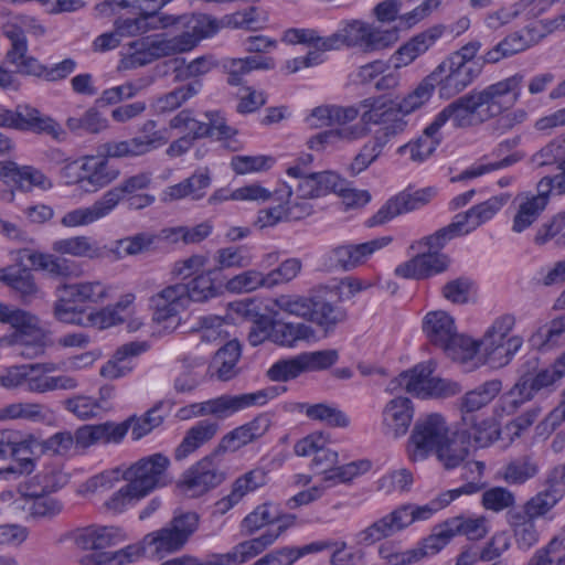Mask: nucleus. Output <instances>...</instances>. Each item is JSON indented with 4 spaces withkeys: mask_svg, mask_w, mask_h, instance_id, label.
I'll return each mask as SVG.
<instances>
[{
    "mask_svg": "<svg viewBox=\"0 0 565 565\" xmlns=\"http://www.w3.org/2000/svg\"><path fill=\"white\" fill-rule=\"evenodd\" d=\"M507 519L519 548L529 550L537 543L540 534L534 519L519 510L508 511Z\"/></svg>",
    "mask_w": 565,
    "mask_h": 565,
    "instance_id": "36",
    "label": "nucleus"
},
{
    "mask_svg": "<svg viewBox=\"0 0 565 565\" xmlns=\"http://www.w3.org/2000/svg\"><path fill=\"white\" fill-rule=\"evenodd\" d=\"M523 79L524 76L518 73L481 90L471 92L484 122L500 116L519 100Z\"/></svg>",
    "mask_w": 565,
    "mask_h": 565,
    "instance_id": "5",
    "label": "nucleus"
},
{
    "mask_svg": "<svg viewBox=\"0 0 565 565\" xmlns=\"http://www.w3.org/2000/svg\"><path fill=\"white\" fill-rule=\"evenodd\" d=\"M500 380H491L467 392L459 401L462 415H473L475 412L487 406L501 391Z\"/></svg>",
    "mask_w": 565,
    "mask_h": 565,
    "instance_id": "33",
    "label": "nucleus"
},
{
    "mask_svg": "<svg viewBox=\"0 0 565 565\" xmlns=\"http://www.w3.org/2000/svg\"><path fill=\"white\" fill-rule=\"evenodd\" d=\"M285 391V386H268L253 393H245L239 395L224 394L216 398H212L202 403H194L181 408L180 417L182 419H186L191 416L198 417L212 415L217 419H224L234 413L250 406L264 405L269 399L277 397Z\"/></svg>",
    "mask_w": 565,
    "mask_h": 565,
    "instance_id": "2",
    "label": "nucleus"
},
{
    "mask_svg": "<svg viewBox=\"0 0 565 565\" xmlns=\"http://www.w3.org/2000/svg\"><path fill=\"white\" fill-rule=\"evenodd\" d=\"M216 269H209L196 275L188 284H174L166 287L153 298V321L163 330L173 331L180 324L179 313L191 301L204 302L218 296L220 287L215 285L213 275Z\"/></svg>",
    "mask_w": 565,
    "mask_h": 565,
    "instance_id": "1",
    "label": "nucleus"
},
{
    "mask_svg": "<svg viewBox=\"0 0 565 565\" xmlns=\"http://www.w3.org/2000/svg\"><path fill=\"white\" fill-rule=\"evenodd\" d=\"M150 556V546L146 545L145 539L139 544L128 545L115 553L102 552L88 557L94 565H121L137 559L141 555Z\"/></svg>",
    "mask_w": 565,
    "mask_h": 565,
    "instance_id": "44",
    "label": "nucleus"
},
{
    "mask_svg": "<svg viewBox=\"0 0 565 565\" xmlns=\"http://www.w3.org/2000/svg\"><path fill=\"white\" fill-rule=\"evenodd\" d=\"M315 297L280 295L273 300L270 308L310 321Z\"/></svg>",
    "mask_w": 565,
    "mask_h": 565,
    "instance_id": "49",
    "label": "nucleus"
},
{
    "mask_svg": "<svg viewBox=\"0 0 565 565\" xmlns=\"http://www.w3.org/2000/svg\"><path fill=\"white\" fill-rule=\"evenodd\" d=\"M198 88L194 84L177 87L175 89L160 96L154 103L158 113H170L182 106L186 100L196 95Z\"/></svg>",
    "mask_w": 565,
    "mask_h": 565,
    "instance_id": "59",
    "label": "nucleus"
},
{
    "mask_svg": "<svg viewBox=\"0 0 565 565\" xmlns=\"http://www.w3.org/2000/svg\"><path fill=\"white\" fill-rule=\"evenodd\" d=\"M486 522L487 521L483 516L476 519L456 516L447 520V526H449V531H451L452 536L462 534L469 540H480L488 533Z\"/></svg>",
    "mask_w": 565,
    "mask_h": 565,
    "instance_id": "56",
    "label": "nucleus"
},
{
    "mask_svg": "<svg viewBox=\"0 0 565 565\" xmlns=\"http://www.w3.org/2000/svg\"><path fill=\"white\" fill-rule=\"evenodd\" d=\"M221 454L214 451L189 468L182 476L181 488L190 497H200L218 487L225 480V472L221 469L216 458Z\"/></svg>",
    "mask_w": 565,
    "mask_h": 565,
    "instance_id": "10",
    "label": "nucleus"
},
{
    "mask_svg": "<svg viewBox=\"0 0 565 565\" xmlns=\"http://www.w3.org/2000/svg\"><path fill=\"white\" fill-rule=\"evenodd\" d=\"M449 258L440 252H423L395 268V275L406 279H424L445 271Z\"/></svg>",
    "mask_w": 565,
    "mask_h": 565,
    "instance_id": "15",
    "label": "nucleus"
},
{
    "mask_svg": "<svg viewBox=\"0 0 565 565\" xmlns=\"http://www.w3.org/2000/svg\"><path fill=\"white\" fill-rule=\"evenodd\" d=\"M407 514L401 513L397 507L392 512L371 523L355 534L359 545L370 546L382 540L388 539L406 529Z\"/></svg>",
    "mask_w": 565,
    "mask_h": 565,
    "instance_id": "18",
    "label": "nucleus"
},
{
    "mask_svg": "<svg viewBox=\"0 0 565 565\" xmlns=\"http://www.w3.org/2000/svg\"><path fill=\"white\" fill-rule=\"evenodd\" d=\"M0 127L19 131H32L46 134L54 139H60L63 134L61 126L51 117L43 116L33 107L19 105L15 109H0Z\"/></svg>",
    "mask_w": 565,
    "mask_h": 565,
    "instance_id": "9",
    "label": "nucleus"
},
{
    "mask_svg": "<svg viewBox=\"0 0 565 565\" xmlns=\"http://www.w3.org/2000/svg\"><path fill=\"white\" fill-rule=\"evenodd\" d=\"M450 428L441 414L431 413L420 417L414 425L408 440V456L412 461L426 459L448 440Z\"/></svg>",
    "mask_w": 565,
    "mask_h": 565,
    "instance_id": "6",
    "label": "nucleus"
},
{
    "mask_svg": "<svg viewBox=\"0 0 565 565\" xmlns=\"http://www.w3.org/2000/svg\"><path fill=\"white\" fill-rule=\"evenodd\" d=\"M267 288L265 274L249 269L227 280L225 288L230 292H252L258 288Z\"/></svg>",
    "mask_w": 565,
    "mask_h": 565,
    "instance_id": "58",
    "label": "nucleus"
},
{
    "mask_svg": "<svg viewBox=\"0 0 565 565\" xmlns=\"http://www.w3.org/2000/svg\"><path fill=\"white\" fill-rule=\"evenodd\" d=\"M56 294L57 299L52 308L53 317L60 322L83 327L86 311L78 307L79 303L63 285L56 288Z\"/></svg>",
    "mask_w": 565,
    "mask_h": 565,
    "instance_id": "35",
    "label": "nucleus"
},
{
    "mask_svg": "<svg viewBox=\"0 0 565 565\" xmlns=\"http://www.w3.org/2000/svg\"><path fill=\"white\" fill-rule=\"evenodd\" d=\"M481 73V65H465L459 57L445 58L428 76L439 96L449 99L466 89Z\"/></svg>",
    "mask_w": 565,
    "mask_h": 565,
    "instance_id": "7",
    "label": "nucleus"
},
{
    "mask_svg": "<svg viewBox=\"0 0 565 565\" xmlns=\"http://www.w3.org/2000/svg\"><path fill=\"white\" fill-rule=\"evenodd\" d=\"M33 443L34 439L32 437L23 439L18 431L9 429L0 430V458L11 456L22 461L21 469L19 471L20 473L23 471H30L33 466L32 460L21 457V455L30 454V448Z\"/></svg>",
    "mask_w": 565,
    "mask_h": 565,
    "instance_id": "31",
    "label": "nucleus"
},
{
    "mask_svg": "<svg viewBox=\"0 0 565 565\" xmlns=\"http://www.w3.org/2000/svg\"><path fill=\"white\" fill-rule=\"evenodd\" d=\"M169 463L170 461L166 456L154 454L131 465L122 473V479L129 482L139 498H145L154 489L167 484Z\"/></svg>",
    "mask_w": 565,
    "mask_h": 565,
    "instance_id": "8",
    "label": "nucleus"
},
{
    "mask_svg": "<svg viewBox=\"0 0 565 565\" xmlns=\"http://www.w3.org/2000/svg\"><path fill=\"white\" fill-rule=\"evenodd\" d=\"M151 183V174L148 172H140L124 180L119 185L108 190L104 196L108 202L111 210L124 199V196L137 193L145 190Z\"/></svg>",
    "mask_w": 565,
    "mask_h": 565,
    "instance_id": "45",
    "label": "nucleus"
},
{
    "mask_svg": "<svg viewBox=\"0 0 565 565\" xmlns=\"http://www.w3.org/2000/svg\"><path fill=\"white\" fill-rule=\"evenodd\" d=\"M0 178L24 192L31 191L34 186L43 190L52 186L51 180L39 169L32 166H18L13 161L0 162Z\"/></svg>",
    "mask_w": 565,
    "mask_h": 565,
    "instance_id": "20",
    "label": "nucleus"
},
{
    "mask_svg": "<svg viewBox=\"0 0 565 565\" xmlns=\"http://www.w3.org/2000/svg\"><path fill=\"white\" fill-rule=\"evenodd\" d=\"M391 242V236H383L361 244L340 245L331 250V259L343 270H351Z\"/></svg>",
    "mask_w": 565,
    "mask_h": 565,
    "instance_id": "19",
    "label": "nucleus"
},
{
    "mask_svg": "<svg viewBox=\"0 0 565 565\" xmlns=\"http://www.w3.org/2000/svg\"><path fill=\"white\" fill-rule=\"evenodd\" d=\"M113 210L110 209L105 196L96 201L93 205L87 207H79L67 212L61 220V223L66 227H75L92 224L105 216Z\"/></svg>",
    "mask_w": 565,
    "mask_h": 565,
    "instance_id": "41",
    "label": "nucleus"
},
{
    "mask_svg": "<svg viewBox=\"0 0 565 565\" xmlns=\"http://www.w3.org/2000/svg\"><path fill=\"white\" fill-rule=\"evenodd\" d=\"M507 202L508 196L505 195L492 196L489 200L472 206L466 213L457 214L455 218L457 222L462 224V231H465V234H468L491 220Z\"/></svg>",
    "mask_w": 565,
    "mask_h": 565,
    "instance_id": "26",
    "label": "nucleus"
},
{
    "mask_svg": "<svg viewBox=\"0 0 565 565\" xmlns=\"http://www.w3.org/2000/svg\"><path fill=\"white\" fill-rule=\"evenodd\" d=\"M0 280L19 292L23 302H30L39 291L33 274L26 268L8 271Z\"/></svg>",
    "mask_w": 565,
    "mask_h": 565,
    "instance_id": "46",
    "label": "nucleus"
},
{
    "mask_svg": "<svg viewBox=\"0 0 565 565\" xmlns=\"http://www.w3.org/2000/svg\"><path fill=\"white\" fill-rule=\"evenodd\" d=\"M382 415L384 433L394 438L402 437L413 420V403L407 397H395L385 405Z\"/></svg>",
    "mask_w": 565,
    "mask_h": 565,
    "instance_id": "22",
    "label": "nucleus"
},
{
    "mask_svg": "<svg viewBox=\"0 0 565 565\" xmlns=\"http://www.w3.org/2000/svg\"><path fill=\"white\" fill-rule=\"evenodd\" d=\"M71 537L81 550H103L111 545L114 533L109 527L90 525L76 529Z\"/></svg>",
    "mask_w": 565,
    "mask_h": 565,
    "instance_id": "39",
    "label": "nucleus"
},
{
    "mask_svg": "<svg viewBox=\"0 0 565 565\" xmlns=\"http://www.w3.org/2000/svg\"><path fill=\"white\" fill-rule=\"evenodd\" d=\"M53 252L67 254L74 257H87L90 259L103 256L104 250L87 236H74L57 239L52 244Z\"/></svg>",
    "mask_w": 565,
    "mask_h": 565,
    "instance_id": "38",
    "label": "nucleus"
},
{
    "mask_svg": "<svg viewBox=\"0 0 565 565\" xmlns=\"http://www.w3.org/2000/svg\"><path fill=\"white\" fill-rule=\"evenodd\" d=\"M215 260L217 266L214 269L217 271L226 268L248 267L253 258L246 247L238 246L218 249L215 254Z\"/></svg>",
    "mask_w": 565,
    "mask_h": 565,
    "instance_id": "61",
    "label": "nucleus"
},
{
    "mask_svg": "<svg viewBox=\"0 0 565 565\" xmlns=\"http://www.w3.org/2000/svg\"><path fill=\"white\" fill-rule=\"evenodd\" d=\"M348 32L354 35L353 44L359 42L365 51H376L388 47L398 39L397 29L380 30L361 22L351 24Z\"/></svg>",
    "mask_w": 565,
    "mask_h": 565,
    "instance_id": "24",
    "label": "nucleus"
},
{
    "mask_svg": "<svg viewBox=\"0 0 565 565\" xmlns=\"http://www.w3.org/2000/svg\"><path fill=\"white\" fill-rule=\"evenodd\" d=\"M305 372L301 355L290 359H282L274 363L267 371L269 380L275 382H287L296 379Z\"/></svg>",
    "mask_w": 565,
    "mask_h": 565,
    "instance_id": "64",
    "label": "nucleus"
},
{
    "mask_svg": "<svg viewBox=\"0 0 565 565\" xmlns=\"http://www.w3.org/2000/svg\"><path fill=\"white\" fill-rule=\"evenodd\" d=\"M200 42L198 36L189 29L171 39L146 40L148 54L151 58L168 56L175 53H182L192 50Z\"/></svg>",
    "mask_w": 565,
    "mask_h": 565,
    "instance_id": "29",
    "label": "nucleus"
},
{
    "mask_svg": "<svg viewBox=\"0 0 565 565\" xmlns=\"http://www.w3.org/2000/svg\"><path fill=\"white\" fill-rule=\"evenodd\" d=\"M66 126L76 134L82 131L99 134L108 127V120L100 115L96 107H90L81 117H70L66 120Z\"/></svg>",
    "mask_w": 565,
    "mask_h": 565,
    "instance_id": "55",
    "label": "nucleus"
},
{
    "mask_svg": "<svg viewBox=\"0 0 565 565\" xmlns=\"http://www.w3.org/2000/svg\"><path fill=\"white\" fill-rule=\"evenodd\" d=\"M78 303H98L108 295V287L99 280L63 284Z\"/></svg>",
    "mask_w": 565,
    "mask_h": 565,
    "instance_id": "50",
    "label": "nucleus"
},
{
    "mask_svg": "<svg viewBox=\"0 0 565 565\" xmlns=\"http://www.w3.org/2000/svg\"><path fill=\"white\" fill-rule=\"evenodd\" d=\"M206 121L205 130L207 134L204 135V138H213L218 141L225 142L227 148L235 150V147H232V138L237 134L236 128L227 125L226 119L220 111H206L204 114Z\"/></svg>",
    "mask_w": 565,
    "mask_h": 565,
    "instance_id": "54",
    "label": "nucleus"
},
{
    "mask_svg": "<svg viewBox=\"0 0 565 565\" xmlns=\"http://www.w3.org/2000/svg\"><path fill=\"white\" fill-rule=\"evenodd\" d=\"M241 358V344L236 340L228 341L218 349L213 358L210 369L213 375L221 381H230L238 373L237 362Z\"/></svg>",
    "mask_w": 565,
    "mask_h": 565,
    "instance_id": "32",
    "label": "nucleus"
},
{
    "mask_svg": "<svg viewBox=\"0 0 565 565\" xmlns=\"http://www.w3.org/2000/svg\"><path fill=\"white\" fill-rule=\"evenodd\" d=\"M547 202L545 196L535 195L522 202L519 206L518 213L514 216L512 230L521 233L539 217L540 213L545 209Z\"/></svg>",
    "mask_w": 565,
    "mask_h": 565,
    "instance_id": "52",
    "label": "nucleus"
},
{
    "mask_svg": "<svg viewBox=\"0 0 565 565\" xmlns=\"http://www.w3.org/2000/svg\"><path fill=\"white\" fill-rule=\"evenodd\" d=\"M363 111L361 121L364 125L381 126L374 137L387 143L392 138L402 134L406 126L404 114L398 109L395 99H387L384 96L367 97L360 102Z\"/></svg>",
    "mask_w": 565,
    "mask_h": 565,
    "instance_id": "4",
    "label": "nucleus"
},
{
    "mask_svg": "<svg viewBox=\"0 0 565 565\" xmlns=\"http://www.w3.org/2000/svg\"><path fill=\"white\" fill-rule=\"evenodd\" d=\"M423 331L430 343L445 351L470 345L469 339L458 334L455 320L445 311L428 312L423 321Z\"/></svg>",
    "mask_w": 565,
    "mask_h": 565,
    "instance_id": "12",
    "label": "nucleus"
},
{
    "mask_svg": "<svg viewBox=\"0 0 565 565\" xmlns=\"http://www.w3.org/2000/svg\"><path fill=\"white\" fill-rule=\"evenodd\" d=\"M306 415L312 420L323 422L332 427H347L349 425V418L342 411L324 403L308 405Z\"/></svg>",
    "mask_w": 565,
    "mask_h": 565,
    "instance_id": "62",
    "label": "nucleus"
},
{
    "mask_svg": "<svg viewBox=\"0 0 565 565\" xmlns=\"http://www.w3.org/2000/svg\"><path fill=\"white\" fill-rule=\"evenodd\" d=\"M434 119L440 127L450 120L456 128H470L484 122L471 92L448 104Z\"/></svg>",
    "mask_w": 565,
    "mask_h": 565,
    "instance_id": "16",
    "label": "nucleus"
},
{
    "mask_svg": "<svg viewBox=\"0 0 565 565\" xmlns=\"http://www.w3.org/2000/svg\"><path fill=\"white\" fill-rule=\"evenodd\" d=\"M550 486L544 491L531 498L523 507L521 513L532 519L546 514L562 498L563 490L556 482H547Z\"/></svg>",
    "mask_w": 565,
    "mask_h": 565,
    "instance_id": "43",
    "label": "nucleus"
},
{
    "mask_svg": "<svg viewBox=\"0 0 565 565\" xmlns=\"http://www.w3.org/2000/svg\"><path fill=\"white\" fill-rule=\"evenodd\" d=\"M440 126L434 119L423 131V134L397 149L398 154H408L414 162L420 163L433 156L436 148L440 145L443 137Z\"/></svg>",
    "mask_w": 565,
    "mask_h": 565,
    "instance_id": "23",
    "label": "nucleus"
},
{
    "mask_svg": "<svg viewBox=\"0 0 565 565\" xmlns=\"http://www.w3.org/2000/svg\"><path fill=\"white\" fill-rule=\"evenodd\" d=\"M156 14L151 11H141L138 18L117 20L115 22L116 32L119 36H135L150 29H157L159 24L168 26L172 23L170 17L157 18Z\"/></svg>",
    "mask_w": 565,
    "mask_h": 565,
    "instance_id": "37",
    "label": "nucleus"
},
{
    "mask_svg": "<svg viewBox=\"0 0 565 565\" xmlns=\"http://www.w3.org/2000/svg\"><path fill=\"white\" fill-rule=\"evenodd\" d=\"M81 171L77 183L86 192H95L107 186L120 174L119 169L99 153L85 157L81 164Z\"/></svg>",
    "mask_w": 565,
    "mask_h": 565,
    "instance_id": "13",
    "label": "nucleus"
},
{
    "mask_svg": "<svg viewBox=\"0 0 565 565\" xmlns=\"http://www.w3.org/2000/svg\"><path fill=\"white\" fill-rule=\"evenodd\" d=\"M435 371V363L427 361L416 364L408 371H405L398 375L396 383L398 386L405 388V391L416 397L427 398L428 386H430V380Z\"/></svg>",
    "mask_w": 565,
    "mask_h": 565,
    "instance_id": "27",
    "label": "nucleus"
},
{
    "mask_svg": "<svg viewBox=\"0 0 565 565\" xmlns=\"http://www.w3.org/2000/svg\"><path fill=\"white\" fill-rule=\"evenodd\" d=\"M42 370L43 373H52L56 371V364L49 363H33L20 366L10 367L6 374L0 376V385L6 388H15L19 386H26L29 371Z\"/></svg>",
    "mask_w": 565,
    "mask_h": 565,
    "instance_id": "51",
    "label": "nucleus"
},
{
    "mask_svg": "<svg viewBox=\"0 0 565 565\" xmlns=\"http://www.w3.org/2000/svg\"><path fill=\"white\" fill-rule=\"evenodd\" d=\"M530 342L542 351H548L565 343V315L541 327L530 338Z\"/></svg>",
    "mask_w": 565,
    "mask_h": 565,
    "instance_id": "42",
    "label": "nucleus"
},
{
    "mask_svg": "<svg viewBox=\"0 0 565 565\" xmlns=\"http://www.w3.org/2000/svg\"><path fill=\"white\" fill-rule=\"evenodd\" d=\"M446 30V25L435 24L411 38L392 56L395 68L409 65L427 52L444 35Z\"/></svg>",
    "mask_w": 565,
    "mask_h": 565,
    "instance_id": "17",
    "label": "nucleus"
},
{
    "mask_svg": "<svg viewBox=\"0 0 565 565\" xmlns=\"http://www.w3.org/2000/svg\"><path fill=\"white\" fill-rule=\"evenodd\" d=\"M385 145L383 140L375 137L364 143L348 168L350 174L358 175L366 170L380 157Z\"/></svg>",
    "mask_w": 565,
    "mask_h": 565,
    "instance_id": "57",
    "label": "nucleus"
},
{
    "mask_svg": "<svg viewBox=\"0 0 565 565\" xmlns=\"http://www.w3.org/2000/svg\"><path fill=\"white\" fill-rule=\"evenodd\" d=\"M273 316L271 342L280 345L292 348L298 341L308 340L313 337V329L302 322H284L277 319L278 310L268 308Z\"/></svg>",
    "mask_w": 565,
    "mask_h": 565,
    "instance_id": "25",
    "label": "nucleus"
},
{
    "mask_svg": "<svg viewBox=\"0 0 565 565\" xmlns=\"http://www.w3.org/2000/svg\"><path fill=\"white\" fill-rule=\"evenodd\" d=\"M218 429L220 426L216 422L209 419L200 420L186 431L183 440L174 451V458L177 460L186 458L198 448L213 439Z\"/></svg>",
    "mask_w": 565,
    "mask_h": 565,
    "instance_id": "28",
    "label": "nucleus"
},
{
    "mask_svg": "<svg viewBox=\"0 0 565 565\" xmlns=\"http://www.w3.org/2000/svg\"><path fill=\"white\" fill-rule=\"evenodd\" d=\"M39 318L32 313L25 318L24 323L14 328V332L7 341L14 348V352L24 359H35L43 355L50 344V332L39 326Z\"/></svg>",
    "mask_w": 565,
    "mask_h": 565,
    "instance_id": "11",
    "label": "nucleus"
},
{
    "mask_svg": "<svg viewBox=\"0 0 565 565\" xmlns=\"http://www.w3.org/2000/svg\"><path fill=\"white\" fill-rule=\"evenodd\" d=\"M433 454L437 456L444 468L449 470L457 468L466 460L469 455V447L457 439L455 431Z\"/></svg>",
    "mask_w": 565,
    "mask_h": 565,
    "instance_id": "47",
    "label": "nucleus"
},
{
    "mask_svg": "<svg viewBox=\"0 0 565 565\" xmlns=\"http://www.w3.org/2000/svg\"><path fill=\"white\" fill-rule=\"evenodd\" d=\"M212 232V225L207 222L201 223L194 227H175L161 231L164 239L178 242L180 238L186 244L200 243L205 239Z\"/></svg>",
    "mask_w": 565,
    "mask_h": 565,
    "instance_id": "60",
    "label": "nucleus"
},
{
    "mask_svg": "<svg viewBox=\"0 0 565 565\" xmlns=\"http://www.w3.org/2000/svg\"><path fill=\"white\" fill-rule=\"evenodd\" d=\"M347 310L340 303L315 296L310 322L317 324L326 333L332 332L338 324L347 320Z\"/></svg>",
    "mask_w": 565,
    "mask_h": 565,
    "instance_id": "30",
    "label": "nucleus"
},
{
    "mask_svg": "<svg viewBox=\"0 0 565 565\" xmlns=\"http://www.w3.org/2000/svg\"><path fill=\"white\" fill-rule=\"evenodd\" d=\"M28 259L34 268L44 270L54 278H67L77 270L74 262L52 254L35 252Z\"/></svg>",
    "mask_w": 565,
    "mask_h": 565,
    "instance_id": "40",
    "label": "nucleus"
},
{
    "mask_svg": "<svg viewBox=\"0 0 565 565\" xmlns=\"http://www.w3.org/2000/svg\"><path fill=\"white\" fill-rule=\"evenodd\" d=\"M499 434L495 425L487 420L478 423L475 415H462L461 424L456 429L457 439L469 448L488 447L499 438Z\"/></svg>",
    "mask_w": 565,
    "mask_h": 565,
    "instance_id": "21",
    "label": "nucleus"
},
{
    "mask_svg": "<svg viewBox=\"0 0 565 565\" xmlns=\"http://www.w3.org/2000/svg\"><path fill=\"white\" fill-rule=\"evenodd\" d=\"M540 471L533 455H523L511 459L499 471V476L509 484H523Z\"/></svg>",
    "mask_w": 565,
    "mask_h": 565,
    "instance_id": "34",
    "label": "nucleus"
},
{
    "mask_svg": "<svg viewBox=\"0 0 565 565\" xmlns=\"http://www.w3.org/2000/svg\"><path fill=\"white\" fill-rule=\"evenodd\" d=\"M529 47L526 39L518 32L511 33L482 56V64L498 63Z\"/></svg>",
    "mask_w": 565,
    "mask_h": 565,
    "instance_id": "48",
    "label": "nucleus"
},
{
    "mask_svg": "<svg viewBox=\"0 0 565 565\" xmlns=\"http://www.w3.org/2000/svg\"><path fill=\"white\" fill-rule=\"evenodd\" d=\"M287 173L299 179L297 195L302 200L326 195L339 182V174L333 171L308 172L300 166H294L288 168Z\"/></svg>",
    "mask_w": 565,
    "mask_h": 565,
    "instance_id": "14",
    "label": "nucleus"
},
{
    "mask_svg": "<svg viewBox=\"0 0 565 565\" xmlns=\"http://www.w3.org/2000/svg\"><path fill=\"white\" fill-rule=\"evenodd\" d=\"M199 520L195 512L180 513L162 529L148 533L145 543L150 546V556L162 557L164 554L180 551L198 530Z\"/></svg>",
    "mask_w": 565,
    "mask_h": 565,
    "instance_id": "3",
    "label": "nucleus"
},
{
    "mask_svg": "<svg viewBox=\"0 0 565 565\" xmlns=\"http://www.w3.org/2000/svg\"><path fill=\"white\" fill-rule=\"evenodd\" d=\"M370 469L371 462L369 460L353 461L348 465L332 468L326 476H323V482L326 483L324 487L328 488L339 482H349Z\"/></svg>",
    "mask_w": 565,
    "mask_h": 565,
    "instance_id": "63",
    "label": "nucleus"
},
{
    "mask_svg": "<svg viewBox=\"0 0 565 565\" xmlns=\"http://www.w3.org/2000/svg\"><path fill=\"white\" fill-rule=\"evenodd\" d=\"M159 239L160 235L150 232H141L119 239L117 247L125 255L136 256L154 250Z\"/></svg>",
    "mask_w": 565,
    "mask_h": 565,
    "instance_id": "53",
    "label": "nucleus"
}]
</instances>
